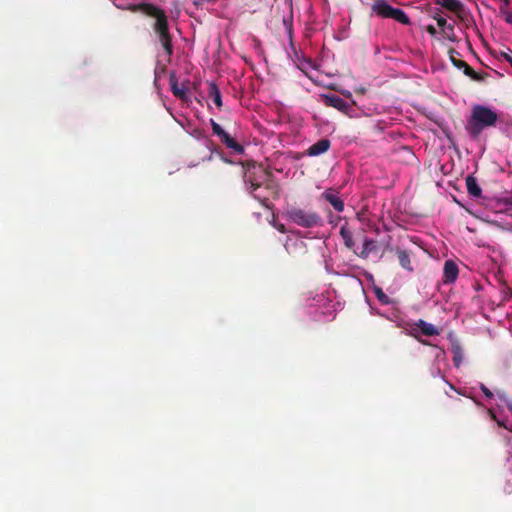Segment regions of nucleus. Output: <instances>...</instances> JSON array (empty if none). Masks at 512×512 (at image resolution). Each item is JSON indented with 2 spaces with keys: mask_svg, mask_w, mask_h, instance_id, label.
<instances>
[{
  "mask_svg": "<svg viewBox=\"0 0 512 512\" xmlns=\"http://www.w3.org/2000/svg\"><path fill=\"white\" fill-rule=\"evenodd\" d=\"M243 179L247 190L263 206L269 207L270 198L278 199L280 186L274 175L263 165L254 161H247L243 164Z\"/></svg>",
  "mask_w": 512,
  "mask_h": 512,
  "instance_id": "obj_1",
  "label": "nucleus"
},
{
  "mask_svg": "<svg viewBox=\"0 0 512 512\" xmlns=\"http://www.w3.org/2000/svg\"><path fill=\"white\" fill-rule=\"evenodd\" d=\"M114 5L121 10H129L131 12H142L148 17L153 18L155 21L152 25L153 31L158 37L159 43L164 49L165 54L171 57L174 53L172 35L169 29L168 17L165 11L158 6L151 3H138L129 4L127 6L123 3H116Z\"/></svg>",
  "mask_w": 512,
  "mask_h": 512,
  "instance_id": "obj_2",
  "label": "nucleus"
},
{
  "mask_svg": "<svg viewBox=\"0 0 512 512\" xmlns=\"http://www.w3.org/2000/svg\"><path fill=\"white\" fill-rule=\"evenodd\" d=\"M497 120L498 115L495 111L486 106L475 105L466 129L472 138L477 139L484 129L495 126Z\"/></svg>",
  "mask_w": 512,
  "mask_h": 512,
  "instance_id": "obj_3",
  "label": "nucleus"
},
{
  "mask_svg": "<svg viewBox=\"0 0 512 512\" xmlns=\"http://www.w3.org/2000/svg\"><path fill=\"white\" fill-rule=\"evenodd\" d=\"M286 215L289 221L304 228L316 227L321 225L322 222L321 217L317 213L297 207L290 208Z\"/></svg>",
  "mask_w": 512,
  "mask_h": 512,
  "instance_id": "obj_4",
  "label": "nucleus"
},
{
  "mask_svg": "<svg viewBox=\"0 0 512 512\" xmlns=\"http://www.w3.org/2000/svg\"><path fill=\"white\" fill-rule=\"evenodd\" d=\"M213 134L218 136L221 143L236 154H243L244 147L229 135L216 121L210 119Z\"/></svg>",
  "mask_w": 512,
  "mask_h": 512,
  "instance_id": "obj_5",
  "label": "nucleus"
},
{
  "mask_svg": "<svg viewBox=\"0 0 512 512\" xmlns=\"http://www.w3.org/2000/svg\"><path fill=\"white\" fill-rule=\"evenodd\" d=\"M357 255L363 259H379L382 256L381 246L376 240L364 237L362 249Z\"/></svg>",
  "mask_w": 512,
  "mask_h": 512,
  "instance_id": "obj_6",
  "label": "nucleus"
},
{
  "mask_svg": "<svg viewBox=\"0 0 512 512\" xmlns=\"http://www.w3.org/2000/svg\"><path fill=\"white\" fill-rule=\"evenodd\" d=\"M169 81H170L171 90H172V93L174 94V96L178 97L179 99H181L184 102H188L189 96H188L187 92H188V86L190 85V82L187 81V82H184L181 85H179L178 81L174 75L170 76Z\"/></svg>",
  "mask_w": 512,
  "mask_h": 512,
  "instance_id": "obj_7",
  "label": "nucleus"
},
{
  "mask_svg": "<svg viewBox=\"0 0 512 512\" xmlns=\"http://www.w3.org/2000/svg\"><path fill=\"white\" fill-rule=\"evenodd\" d=\"M458 273L457 264L452 260H447L443 268V282L446 284L453 283L457 279Z\"/></svg>",
  "mask_w": 512,
  "mask_h": 512,
  "instance_id": "obj_8",
  "label": "nucleus"
},
{
  "mask_svg": "<svg viewBox=\"0 0 512 512\" xmlns=\"http://www.w3.org/2000/svg\"><path fill=\"white\" fill-rule=\"evenodd\" d=\"M436 4H439L443 8L455 13L457 17L463 18L465 7L459 0H436Z\"/></svg>",
  "mask_w": 512,
  "mask_h": 512,
  "instance_id": "obj_9",
  "label": "nucleus"
},
{
  "mask_svg": "<svg viewBox=\"0 0 512 512\" xmlns=\"http://www.w3.org/2000/svg\"><path fill=\"white\" fill-rule=\"evenodd\" d=\"M396 8L390 6L388 3L386 2H376L373 6H372V10L380 17H383V18H390L391 16H393V13L395 11Z\"/></svg>",
  "mask_w": 512,
  "mask_h": 512,
  "instance_id": "obj_10",
  "label": "nucleus"
},
{
  "mask_svg": "<svg viewBox=\"0 0 512 512\" xmlns=\"http://www.w3.org/2000/svg\"><path fill=\"white\" fill-rule=\"evenodd\" d=\"M329 147L330 141L328 139H320L308 148L307 153L309 156H318L325 153Z\"/></svg>",
  "mask_w": 512,
  "mask_h": 512,
  "instance_id": "obj_11",
  "label": "nucleus"
},
{
  "mask_svg": "<svg viewBox=\"0 0 512 512\" xmlns=\"http://www.w3.org/2000/svg\"><path fill=\"white\" fill-rule=\"evenodd\" d=\"M326 104L345 113H347L350 108L349 104L337 95L327 96Z\"/></svg>",
  "mask_w": 512,
  "mask_h": 512,
  "instance_id": "obj_12",
  "label": "nucleus"
},
{
  "mask_svg": "<svg viewBox=\"0 0 512 512\" xmlns=\"http://www.w3.org/2000/svg\"><path fill=\"white\" fill-rule=\"evenodd\" d=\"M466 187L469 195L479 198L482 195V189L480 188L477 180L472 175L466 177Z\"/></svg>",
  "mask_w": 512,
  "mask_h": 512,
  "instance_id": "obj_13",
  "label": "nucleus"
},
{
  "mask_svg": "<svg viewBox=\"0 0 512 512\" xmlns=\"http://www.w3.org/2000/svg\"><path fill=\"white\" fill-rule=\"evenodd\" d=\"M208 86V96L213 100V102L218 108H221L223 103L221 92L218 86L214 82H209Z\"/></svg>",
  "mask_w": 512,
  "mask_h": 512,
  "instance_id": "obj_14",
  "label": "nucleus"
},
{
  "mask_svg": "<svg viewBox=\"0 0 512 512\" xmlns=\"http://www.w3.org/2000/svg\"><path fill=\"white\" fill-rule=\"evenodd\" d=\"M396 254H397L399 264L401 265V267L408 271H413V267L411 265L410 253L407 252L406 250L397 248Z\"/></svg>",
  "mask_w": 512,
  "mask_h": 512,
  "instance_id": "obj_15",
  "label": "nucleus"
},
{
  "mask_svg": "<svg viewBox=\"0 0 512 512\" xmlns=\"http://www.w3.org/2000/svg\"><path fill=\"white\" fill-rule=\"evenodd\" d=\"M417 325L420 328L421 332L426 336H434L439 334L438 329L431 323L419 320V323Z\"/></svg>",
  "mask_w": 512,
  "mask_h": 512,
  "instance_id": "obj_16",
  "label": "nucleus"
},
{
  "mask_svg": "<svg viewBox=\"0 0 512 512\" xmlns=\"http://www.w3.org/2000/svg\"><path fill=\"white\" fill-rule=\"evenodd\" d=\"M325 198L334 207L335 210L341 212L344 209V203L338 196L327 193L325 194Z\"/></svg>",
  "mask_w": 512,
  "mask_h": 512,
  "instance_id": "obj_17",
  "label": "nucleus"
},
{
  "mask_svg": "<svg viewBox=\"0 0 512 512\" xmlns=\"http://www.w3.org/2000/svg\"><path fill=\"white\" fill-rule=\"evenodd\" d=\"M452 354H453V363L456 367H459L463 362V350L459 345H454L452 347Z\"/></svg>",
  "mask_w": 512,
  "mask_h": 512,
  "instance_id": "obj_18",
  "label": "nucleus"
},
{
  "mask_svg": "<svg viewBox=\"0 0 512 512\" xmlns=\"http://www.w3.org/2000/svg\"><path fill=\"white\" fill-rule=\"evenodd\" d=\"M390 18L394 19L397 22L402 23V24H409V22H410L407 14L403 10L398 9V8L395 9L393 16H391Z\"/></svg>",
  "mask_w": 512,
  "mask_h": 512,
  "instance_id": "obj_19",
  "label": "nucleus"
},
{
  "mask_svg": "<svg viewBox=\"0 0 512 512\" xmlns=\"http://www.w3.org/2000/svg\"><path fill=\"white\" fill-rule=\"evenodd\" d=\"M340 234L344 240L345 245L350 248L352 246V232L347 226H342Z\"/></svg>",
  "mask_w": 512,
  "mask_h": 512,
  "instance_id": "obj_20",
  "label": "nucleus"
},
{
  "mask_svg": "<svg viewBox=\"0 0 512 512\" xmlns=\"http://www.w3.org/2000/svg\"><path fill=\"white\" fill-rule=\"evenodd\" d=\"M455 54L458 55V52L455 49L451 48L449 50V57H450L451 62L453 63V65L455 67L462 69V67L465 66L466 62L463 60L456 59Z\"/></svg>",
  "mask_w": 512,
  "mask_h": 512,
  "instance_id": "obj_21",
  "label": "nucleus"
},
{
  "mask_svg": "<svg viewBox=\"0 0 512 512\" xmlns=\"http://www.w3.org/2000/svg\"><path fill=\"white\" fill-rule=\"evenodd\" d=\"M443 34L445 35V37L452 41V42H455L456 41V35L454 33V25L452 24H448L443 30H442Z\"/></svg>",
  "mask_w": 512,
  "mask_h": 512,
  "instance_id": "obj_22",
  "label": "nucleus"
},
{
  "mask_svg": "<svg viewBox=\"0 0 512 512\" xmlns=\"http://www.w3.org/2000/svg\"><path fill=\"white\" fill-rule=\"evenodd\" d=\"M292 247H295V248L299 247L302 249L305 247V244L301 240H295L292 243H289V241H287V243L285 244V248L289 254L293 253V250L291 249Z\"/></svg>",
  "mask_w": 512,
  "mask_h": 512,
  "instance_id": "obj_23",
  "label": "nucleus"
},
{
  "mask_svg": "<svg viewBox=\"0 0 512 512\" xmlns=\"http://www.w3.org/2000/svg\"><path fill=\"white\" fill-rule=\"evenodd\" d=\"M356 217H357L358 221L361 222L362 224H366V222H367V225L370 226V220L368 217L367 210L362 209L361 211L356 212Z\"/></svg>",
  "mask_w": 512,
  "mask_h": 512,
  "instance_id": "obj_24",
  "label": "nucleus"
},
{
  "mask_svg": "<svg viewBox=\"0 0 512 512\" xmlns=\"http://www.w3.org/2000/svg\"><path fill=\"white\" fill-rule=\"evenodd\" d=\"M376 296H377V299L383 303V304H387L389 303V298L388 296L380 289H376Z\"/></svg>",
  "mask_w": 512,
  "mask_h": 512,
  "instance_id": "obj_25",
  "label": "nucleus"
},
{
  "mask_svg": "<svg viewBox=\"0 0 512 512\" xmlns=\"http://www.w3.org/2000/svg\"><path fill=\"white\" fill-rule=\"evenodd\" d=\"M500 57L507 61L512 67V50L510 48L507 51H501Z\"/></svg>",
  "mask_w": 512,
  "mask_h": 512,
  "instance_id": "obj_26",
  "label": "nucleus"
},
{
  "mask_svg": "<svg viewBox=\"0 0 512 512\" xmlns=\"http://www.w3.org/2000/svg\"><path fill=\"white\" fill-rule=\"evenodd\" d=\"M434 19L442 30L448 25L446 19L441 16H434Z\"/></svg>",
  "mask_w": 512,
  "mask_h": 512,
  "instance_id": "obj_27",
  "label": "nucleus"
},
{
  "mask_svg": "<svg viewBox=\"0 0 512 512\" xmlns=\"http://www.w3.org/2000/svg\"><path fill=\"white\" fill-rule=\"evenodd\" d=\"M480 389L487 398H493L494 394L483 383H480Z\"/></svg>",
  "mask_w": 512,
  "mask_h": 512,
  "instance_id": "obj_28",
  "label": "nucleus"
},
{
  "mask_svg": "<svg viewBox=\"0 0 512 512\" xmlns=\"http://www.w3.org/2000/svg\"><path fill=\"white\" fill-rule=\"evenodd\" d=\"M463 72L466 76L471 77L473 73L475 72L471 66H469L467 63L465 66L462 67Z\"/></svg>",
  "mask_w": 512,
  "mask_h": 512,
  "instance_id": "obj_29",
  "label": "nucleus"
},
{
  "mask_svg": "<svg viewBox=\"0 0 512 512\" xmlns=\"http://www.w3.org/2000/svg\"><path fill=\"white\" fill-rule=\"evenodd\" d=\"M426 30L432 36L437 34V30H436V28L433 25H428Z\"/></svg>",
  "mask_w": 512,
  "mask_h": 512,
  "instance_id": "obj_30",
  "label": "nucleus"
},
{
  "mask_svg": "<svg viewBox=\"0 0 512 512\" xmlns=\"http://www.w3.org/2000/svg\"><path fill=\"white\" fill-rule=\"evenodd\" d=\"M505 21L509 24H512V13L506 11L505 13Z\"/></svg>",
  "mask_w": 512,
  "mask_h": 512,
  "instance_id": "obj_31",
  "label": "nucleus"
},
{
  "mask_svg": "<svg viewBox=\"0 0 512 512\" xmlns=\"http://www.w3.org/2000/svg\"><path fill=\"white\" fill-rule=\"evenodd\" d=\"M470 78L473 79L474 81H481V80H483V77L479 73H477V72H474L473 75Z\"/></svg>",
  "mask_w": 512,
  "mask_h": 512,
  "instance_id": "obj_32",
  "label": "nucleus"
},
{
  "mask_svg": "<svg viewBox=\"0 0 512 512\" xmlns=\"http://www.w3.org/2000/svg\"><path fill=\"white\" fill-rule=\"evenodd\" d=\"M488 414L490 416V418L496 422V420H498L496 414L494 413V411L492 409H488Z\"/></svg>",
  "mask_w": 512,
  "mask_h": 512,
  "instance_id": "obj_33",
  "label": "nucleus"
},
{
  "mask_svg": "<svg viewBox=\"0 0 512 512\" xmlns=\"http://www.w3.org/2000/svg\"><path fill=\"white\" fill-rule=\"evenodd\" d=\"M496 423H497V425H498L499 427H503V428H505V429H508V427H507L506 423H505L503 420H499V419H498V420H496Z\"/></svg>",
  "mask_w": 512,
  "mask_h": 512,
  "instance_id": "obj_34",
  "label": "nucleus"
},
{
  "mask_svg": "<svg viewBox=\"0 0 512 512\" xmlns=\"http://www.w3.org/2000/svg\"><path fill=\"white\" fill-rule=\"evenodd\" d=\"M277 229L281 232V233H285L286 230H285V226L283 224H279L277 226Z\"/></svg>",
  "mask_w": 512,
  "mask_h": 512,
  "instance_id": "obj_35",
  "label": "nucleus"
},
{
  "mask_svg": "<svg viewBox=\"0 0 512 512\" xmlns=\"http://www.w3.org/2000/svg\"><path fill=\"white\" fill-rule=\"evenodd\" d=\"M358 93L360 94H364L365 93V88H360L357 90Z\"/></svg>",
  "mask_w": 512,
  "mask_h": 512,
  "instance_id": "obj_36",
  "label": "nucleus"
},
{
  "mask_svg": "<svg viewBox=\"0 0 512 512\" xmlns=\"http://www.w3.org/2000/svg\"><path fill=\"white\" fill-rule=\"evenodd\" d=\"M504 1H505V3H506V4H508V3H509V0H504Z\"/></svg>",
  "mask_w": 512,
  "mask_h": 512,
  "instance_id": "obj_37",
  "label": "nucleus"
}]
</instances>
